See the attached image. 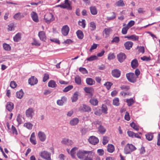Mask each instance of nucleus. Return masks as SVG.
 <instances>
[{
  "mask_svg": "<svg viewBox=\"0 0 160 160\" xmlns=\"http://www.w3.org/2000/svg\"><path fill=\"white\" fill-rule=\"evenodd\" d=\"M126 77L128 81L132 83L136 82L138 78L132 72L126 74Z\"/></svg>",
  "mask_w": 160,
  "mask_h": 160,
  "instance_id": "obj_3",
  "label": "nucleus"
},
{
  "mask_svg": "<svg viewBox=\"0 0 160 160\" xmlns=\"http://www.w3.org/2000/svg\"><path fill=\"white\" fill-rule=\"evenodd\" d=\"M112 15L111 17H107V19L108 20H112L114 19L116 17V14L115 12H112Z\"/></svg>",
  "mask_w": 160,
  "mask_h": 160,
  "instance_id": "obj_61",
  "label": "nucleus"
},
{
  "mask_svg": "<svg viewBox=\"0 0 160 160\" xmlns=\"http://www.w3.org/2000/svg\"><path fill=\"white\" fill-rule=\"evenodd\" d=\"M79 110L83 112H89L91 111V109L89 106L85 104H82L80 107Z\"/></svg>",
  "mask_w": 160,
  "mask_h": 160,
  "instance_id": "obj_6",
  "label": "nucleus"
},
{
  "mask_svg": "<svg viewBox=\"0 0 160 160\" xmlns=\"http://www.w3.org/2000/svg\"><path fill=\"white\" fill-rule=\"evenodd\" d=\"M40 156L43 158L47 160H51V154L46 151H43L39 153Z\"/></svg>",
  "mask_w": 160,
  "mask_h": 160,
  "instance_id": "obj_4",
  "label": "nucleus"
},
{
  "mask_svg": "<svg viewBox=\"0 0 160 160\" xmlns=\"http://www.w3.org/2000/svg\"><path fill=\"white\" fill-rule=\"evenodd\" d=\"M78 92H75L71 98L72 102H76L78 99Z\"/></svg>",
  "mask_w": 160,
  "mask_h": 160,
  "instance_id": "obj_32",
  "label": "nucleus"
},
{
  "mask_svg": "<svg viewBox=\"0 0 160 160\" xmlns=\"http://www.w3.org/2000/svg\"><path fill=\"white\" fill-rule=\"evenodd\" d=\"M145 136L147 140L151 141L153 137V133L151 132L147 133L145 135Z\"/></svg>",
  "mask_w": 160,
  "mask_h": 160,
  "instance_id": "obj_30",
  "label": "nucleus"
},
{
  "mask_svg": "<svg viewBox=\"0 0 160 160\" xmlns=\"http://www.w3.org/2000/svg\"><path fill=\"white\" fill-rule=\"evenodd\" d=\"M3 47L5 50L10 51L11 49V46L8 44L4 43L3 44Z\"/></svg>",
  "mask_w": 160,
  "mask_h": 160,
  "instance_id": "obj_41",
  "label": "nucleus"
},
{
  "mask_svg": "<svg viewBox=\"0 0 160 160\" xmlns=\"http://www.w3.org/2000/svg\"><path fill=\"white\" fill-rule=\"evenodd\" d=\"M44 19L45 22L46 23L49 24L51 22L54 21L55 18L54 16L52 13H48L44 15Z\"/></svg>",
  "mask_w": 160,
  "mask_h": 160,
  "instance_id": "obj_2",
  "label": "nucleus"
},
{
  "mask_svg": "<svg viewBox=\"0 0 160 160\" xmlns=\"http://www.w3.org/2000/svg\"><path fill=\"white\" fill-rule=\"evenodd\" d=\"M115 57L114 53H110L108 56V60H111L114 59Z\"/></svg>",
  "mask_w": 160,
  "mask_h": 160,
  "instance_id": "obj_60",
  "label": "nucleus"
},
{
  "mask_svg": "<svg viewBox=\"0 0 160 160\" xmlns=\"http://www.w3.org/2000/svg\"><path fill=\"white\" fill-rule=\"evenodd\" d=\"M90 27L91 28V31H94L96 28V25L95 23L94 22H91L90 23Z\"/></svg>",
  "mask_w": 160,
  "mask_h": 160,
  "instance_id": "obj_43",
  "label": "nucleus"
},
{
  "mask_svg": "<svg viewBox=\"0 0 160 160\" xmlns=\"http://www.w3.org/2000/svg\"><path fill=\"white\" fill-rule=\"evenodd\" d=\"M49 78V76L48 74L45 73L44 75L43 81V82H46Z\"/></svg>",
  "mask_w": 160,
  "mask_h": 160,
  "instance_id": "obj_63",
  "label": "nucleus"
},
{
  "mask_svg": "<svg viewBox=\"0 0 160 160\" xmlns=\"http://www.w3.org/2000/svg\"><path fill=\"white\" fill-rule=\"evenodd\" d=\"M26 114L28 118H32L34 114V111L32 108H29L26 111Z\"/></svg>",
  "mask_w": 160,
  "mask_h": 160,
  "instance_id": "obj_7",
  "label": "nucleus"
},
{
  "mask_svg": "<svg viewBox=\"0 0 160 160\" xmlns=\"http://www.w3.org/2000/svg\"><path fill=\"white\" fill-rule=\"evenodd\" d=\"M73 88L72 85H70L66 87L63 90L64 92H66L72 89Z\"/></svg>",
  "mask_w": 160,
  "mask_h": 160,
  "instance_id": "obj_48",
  "label": "nucleus"
},
{
  "mask_svg": "<svg viewBox=\"0 0 160 160\" xmlns=\"http://www.w3.org/2000/svg\"><path fill=\"white\" fill-rule=\"evenodd\" d=\"M121 71L118 69H114L112 71V76L116 78L120 77L121 75Z\"/></svg>",
  "mask_w": 160,
  "mask_h": 160,
  "instance_id": "obj_14",
  "label": "nucleus"
},
{
  "mask_svg": "<svg viewBox=\"0 0 160 160\" xmlns=\"http://www.w3.org/2000/svg\"><path fill=\"white\" fill-rule=\"evenodd\" d=\"M128 29L129 28L127 26L123 28L122 31V33L123 34H126Z\"/></svg>",
  "mask_w": 160,
  "mask_h": 160,
  "instance_id": "obj_55",
  "label": "nucleus"
},
{
  "mask_svg": "<svg viewBox=\"0 0 160 160\" xmlns=\"http://www.w3.org/2000/svg\"><path fill=\"white\" fill-rule=\"evenodd\" d=\"M94 153L92 151H89L87 154L85 156L83 160H92Z\"/></svg>",
  "mask_w": 160,
  "mask_h": 160,
  "instance_id": "obj_12",
  "label": "nucleus"
},
{
  "mask_svg": "<svg viewBox=\"0 0 160 160\" xmlns=\"http://www.w3.org/2000/svg\"><path fill=\"white\" fill-rule=\"evenodd\" d=\"M89 151L85 150H79L77 153L78 157L80 159H83L85 156L87 154Z\"/></svg>",
  "mask_w": 160,
  "mask_h": 160,
  "instance_id": "obj_5",
  "label": "nucleus"
},
{
  "mask_svg": "<svg viewBox=\"0 0 160 160\" xmlns=\"http://www.w3.org/2000/svg\"><path fill=\"white\" fill-rule=\"evenodd\" d=\"M126 102L127 103L128 105V106H130L134 103V100L132 98L130 99H127Z\"/></svg>",
  "mask_w": 160,
  "mask_h": 160,
  "instance_id": "obj_39",
  "label": "nucleus"
},
{
  "mask_svg": "<svg viewBox=\"0 0 160 160\" xmlns=\"http://www.w3.org/2000/svg\"><path fill=\"white\" fill-rule=\"evenodd\" d=\"M98 59L96 55H92L87 58V60L89 61H92Z\"/></svg>",
  "mask_w": 160,
  "mask_h": 160,
  "instance_id": "obj_44",
  "label": "nucleus"
},
{
  "mask_svg": "<svg viewBox=\"0 0 160 160\" xmlns=\"http://www.w3.org/2000/svg\"><path fill=\"white\" fill-rule=\"evenodd\" d=\"M21 34L18 33L13 37V40L15 42H18L21 39Z\"/></svg>",
  "mask_w": 160,
  "mask_h": 160,
  "instance_id": "obj_35",
  "label": "nucleus"
},
{
  "mask_svg": "<svg viewBox=\"0 0 160 160\" xmlns=\"http://www.w3.org/2000/svg\"><path fill=\"white\" fill-rule=\"evenodd\" d=\"M40 39L42 41H45L46 39V37L45 33L43 31H40L38 34Z\"/></svg>",
  "mask_w": 160,
  "mask_h": 160,
  "instance_id": "obj_17",
  "label": "nucleus"
},
{
  "mask_svg": "<svg viewBox=\"0 0 160 160\" xmlns=\"http://www.w3.org/2000/svg\"><path fill=\"white\" fill-rule=\"evenodd\" d=\"M131 66L133 68H135L138 66V61L137 59H135L131 62Z\"/></svg>",
  "mask_w": 160,
  "mask_h": 160,
  "instance_id": "obj_28",
  "label": "nucleus"
},
{
  "mask_svg": "<svg viewBox=\"0 0 160 160\" xmlns=\"http://www.w3.org/2000/svg\"><path fill=\"white\" fill-rule=\"evenodd\" d=\"M69 31V28L67 25L63 26L61 30L62 33L64 36H66L68 34Z\"/></svg>",
  "mask_w": 160,
  "mask_h": 160,
  "instance_id": "obj_11",
  "label": "nucleus"
},
{
  "mask_svg": "<svg viewBox=\"0 0 160 160\" xmlns=\"http://www.w3.org/2000/svg\"><path fill=\"white\" fill-rule=\"evenodd\" d=\"M104 85L106 86V88L109 90L110 89L111 86L112 85V83L111 82H107L104 83Z\"/></svg>",
  "mask_w": 160,
  "mask_h": 160,
  "instance_id": "obj_45",
  "label": "nucleus"
},
{
  "mask_svg": "<svg viewBox=\"0 0 160 160\" xmlns=\"http://www.w3.org/2000/svg\"><path fill=\"white\" fill-rule=\"evenodd\" d=\"M130 125L132 128L136 131L138 130L139 129V127L138 125H136L133 122H132L130 123Z\"/></svg>",
  "mask_w": 160,
  "mask_h": 160,
  "instance_id": "obj_42",
  "label": "nucleus"
},
{
  "mask_svg": "<svg viewBox=\"0 0 160 160\" xmlns=\"http://www.w3.org/2000/svg\"><path fill=\"white\" fill-rule=\"evenodd\" d=\"M102 112L105 114H107L108 108L106 105L102 104Z\"/></svg>",
  "mask_w": 160,
  "mask_h": 160,
  "instance_id": "obj_46",
  "label": "nucleus"
},
{
  "mask_svg": "<svg viewBox=\"0 0 160 160\" xmlns=\"http://www.w3.org/2000/svg\"><path fill=\"white\" fill-rule=\"evenodd\" d=\"M124 118L125 119L128 121L130 120V117L129 116V113L128 112H126L125 113V114L124 116Z\"/></svg>",
  "mask_w": 160,
  "mask_h": 160,
  "instance_id": "obj_59",
  "label": "nucleus"
},
{
  "mask_svg": "<svg viewBox=\"0 0 160 160\" xmlns=\"http://www.w3.org/2000/svg\"><path fill=\"white\" fill-rule=\"evenodd\" d=\"M91 13L93 15H95L97 14L98 11L96 8L95 6H91L90 8Z\"/></svg>",
  "mask_w": 160,
  "mask_h": 160,
  "instance_id": "obj_26",
  "label": "nucleus"
},
{
  "mask_svg": "<svg viewBox=\"0 0 160 160\" xmlns=\"http://www.w3.org/2000/svg\"><path fill=\"white\" fill-rule=\"evenodd\" d=\"M64 4L68 7V10H71L72 9V8L70 6V4L69 3L68 0H65Z\"/></svg>",
  "mask_w": 160,
  "mask_h": 160,
  "instance_id": "obj_51",
  "label": "nucleus"
},
{
  "mask_svg": "<svg viewBox=\"0 0 160 160\" xmlns=\"http://www.w3.org/2000/svg\"><path fill=\"white\" fill-rule=\"evenodd\" d=\"M31 17L33 20L35 22L38 21V19L37 14L35 12H33L31 14Z\"/></svg>",
  "mask_w": 160,
  "mask_h": 160,
  "instance_id": "obj_20",
  "label": "nucleus"
},
{
  "mask_svg": "<svg viewBox=\"0 0 160 160\" xmlns=\"http://www.w3.org/2000/svg\"><path fill=\"white\" fill-rule=\"evenodd\" d=\"M24 126L28 129H31L33 125L31 123L28 122L25 123L24 124Z\"/></svg>",
  "mask_w": 160,
  "mask_h": 160,
  "instance_id": "obj_40",
  "label": "nucleus"
},
{
  "mask_svg": "<svg viewBox=\"0 0 160 160\" xmlns=\"http://www.w3.org/2000/svg\"><path fill=\"white\" fill-rule=\"evenodd\" d=\"M108 138L107 137H104L102 139V144L105 145L108 142Z\"/></svg>",
  "mask_w": 160,
  "mask_h": 160,
  "instance_id": "obj_56",
  "label": "nucleus"
},
{
  "mask_svg": "<svg viewBox=\"0 0 160 160\" xmlns=\"http://www.w3.org/2000/svg\"><path fill=\"white\" fill-rule=\"evenodd\" d=\"M119 99L118 98H116L113 100V104L114 105L118 106L119 105Z\"/></svg>",
  "mask_w": 160,
  "mask_h": 160,
  "instance_id": "obj_49",
  "label": "nucleus"
},
{
  "mask_svg": "<svg viewBox=\"0 0 160 160\" xmlns=\"http://www.w3.org/2000/svg\"><path fill=\"white\" fill-rule=\"evenodd\" d=\"M16 97L17 98L21 99L24 93L22 89L20 90L19 91L17 92L16 93Z\"/></svg>",
  "mask_w": 160,
  "mask_h": 160,
  "instance_id": "obj_34",
  "label": "nucleus"
},
{
  "mask_svg": "<svg viewBox=\"0 0 160 160\" xmlns=\"http://www.w3.org/2000/svg\"><path fill=\"white\" fill-rule=\"evenodd\" d=\"M38 137L39 139L42 142L45 141L46 139V136L44 132L39 131L38 133Z\"/></svg>",
  "mask_w": 160,
  "mask_h": 160,
  "instance_id": "obj_10",
  "label": "nucleus"
},
{
  "mask_svg": "<svg viewBox=\"0 0 160 160\" xmlns=\"http://www.w3.org/2000/svg\"><path fill=\"white\" fill-rule=\"evenodd\" d=\"M61 143L62 144H65L68 146L72 145L73 143L72 140L66 138H63L61 141Z\"/></svg>",
  "mask_w": 160,
  "mask_h": 160,
  "instance_id": "obj_13",
  "label": "nucleus"
},
{
  "mask_svg": "<svg viewBox=\"0 0 160 160\" xmlns=\"http://www.w3.org/2000/svg\"><path fill=\"white\" fill-rule=\"evenodd\" d=\"M108 151L112 153L114 150V147L112 144H108L107 147Z\"/></svg>",
  "mask_w": 160,
  "mask_h": 160,
  "instance_id": "obj_33",
  "label": "nucleus"
},
{
  "mask_svg": "<svg viewBox=\"0 0 160 160\" xmlns=\"http://www.w3.org/2000/svg\"><path fill=\"white\" fill-rule=\"evenodd\" d=\"M114 5L118 7H123L125 6V4L123 0H119L115 3Z\"/></svg>",
  "mask_w": 160,
  "mask_h": 160,
  "instance_id": "obj_22",
  "label": "nucleus"
},
{
  "mask_svg": "<svg viewBox=\"0 0 160 160\" xmlns=\"http://www.w3.org/2000/svg\"><path fill=\"white\" fill-rule=\"evenodd\" d=\"M13 106L14 104L12 102H9L7 103L6 108L8 111L11 112L13 108Z\"/></svg>",
  "mask_w": 160,
  "mask_h": 160,
  "instance_id": "obj_23",
  "label": "nucleus"
},
{
  "mask_svg": "<svg viewBox=\"0 0 160 160\" xmlns=\"http://www.w3.org/2000/svg\"><path fill=\"white\" fill-rule=\"evenodd\" d=\"M136 148L132 144H128L125 146L124 149V152L126 154L131 153L135 150Z\"/></svg>",
  "mask_w": 160,
  "mask_h": 160,
  "instance_id": "obj_1",
  "label": "nucleus"
},
{
  "mask_svg": "<svg viewBox=\"0 0 160 160\" xmlns=\"http://www.w3.org/2000/svg\"><path fill=\"white\" fill-rule=\"evenodd\" d=\"M75 82L78 85H80L81 83V81L80 78L79 77H75Z\"/></svg>",
  "mask_w": 160,
  "mask_h": 160,
  "instance_id": "obj_53",
  "label": "nucleus"
},
{
  "mask_svg": "<svg viewBox=\"0 0 160 160\" xmlns=\"http://www.w3.org/2000/svg\"><path fill=\"white\" fill-rule=\"evenodd\" d=\"M57 85L56 82L53 80L50 81L48 82V86L52 88H54L57 87Z\"/></svg>",
  "mask_w": 160,
  "mask_h": 160,
  "instance_id": "obj_29",
  "label": "nucleus"
},
{
  "mask_svg": "<svg viewBox=\"0 0 160 160\" xmlns=\"http://www.w3.org/2000/svg\"><path fill=\"white\" fill-rule=\"evenodd\" d=\"M66 98L65 97H63L61 99L58 100L57 101V103L59 106H62L66 101Z\"/></svg>",
  "mask_w": 160,
  "mask_h": 160,
  "instance_id": "obj_24",
  "label": "nucleus"
},
{
  "mask_svg": "<svg viewBox=\"0 0 160 160\" xmlns=\"http://www.w3.org/2000/svg\"><path fill=\"white\" fill-rule=\"evenodd\" d=\"M79 119L77 118H73L70 121V124L72 126L77 125L79 122Z\"/></svg>",
  "mask_w": 160,
  "mask_h": 160,
  "instance_id": "obj_25",
  "label": "nucleus"
},
{
  "mask_svg": "<svg viewBox=\"0 0 160 160\" xmlns=\"http://www.w3.org/2000/svg\"><path fill=\"white\" fill-rule=\"evenodd\" d=\"M84 91L88 93H91L92 91L93 88H92L85 87L84 88Z\"/></svg>",
  "mask_w": 160,
  "mask_h": 160,
  "instance_id": "obj_47",
  "label": "nucleus"
},
{
  "mask_svg": "<svg viewBox=\"0 0 160 160\" xmlns=\"http://www.w3.org/2000/svg\"><path fill=\"white\" fill-rule=\"evenodd\" d=\"M86 82L87 84L92 85L95 83V81L91 78H88L86 79Z\"/></svg>",
  "mask_w": 160,
  "mask_h": 160,
  "instance_id": "obj_27",
  "label": "nucleus"
},
{
  "mask_svg": "<svg viewBox=\"0 0 160 160\" xmlns=\"http://www.w3.org/2000/svg\"><path fill=\"white\" fill-rule=\"evenodd\" d=\"M76 34L78 38L80 39H82L83 37V32L81 30H78L76 32Z\"/></svg>",
  "mask_w": 160,
  "mask_h": 160,
  "instance_id": "obj_37",
  "label": "nucleus"
},
{
  "mask_svg": "<svg viewBox=\"0 0 160 160\" xmlns=\"http://www.w3.org/2000/svg\"><path fill=\"white\" fill-rule=\"evenodd\" d=\"M13 18L16 20H19L21 18V13H18L16 14L13 16Z\"/></svg>",
  "mask_w": 160,
  "mask_h": 160,
  "instance_id": "obj_50",
  "label": "nucleus"
},
{
  "mask_svg": "<svg viewBox=\"0 0 160 160\" xmlns=\"http://www.w3.org/2000/svg\"><path fill=\"white\" fill-rule=\"evenodd\" d=\"M89 142L92 144L95 145L99 142L98 138L94 136H90L88 139Z\"/></svg>",
  "mask_w": 160,
  "mask_h": 160,
  "instance_id": "obj_9",
  "label": "nucleus"
},
{
  "mask_svg": "<svg viewBox=\"0 0 160 160\" xmlns=\"http://www.w3.org/2000/svg\"><path fill=\"white\" fill-rule=\"evenodd\" d=\"M125 38H128L129 40H132L133 41L138 40L139 38L138 36L135 35L130 36H126L125 37Z\"/></svg>",
  "mask_w": 160,
  "mask_h": 160,
  "instance_id": "obj_21",
  "label": "nucleus"
},
{
  "mask_svg": "<svg viewBox=\"0 0 160 160\" xmlns=\"http://www.w3.org/2000/svg\"><path fill=\"white\" fill-rule=\"evenodd\" d=\"M30 141L31 142L33 145H36L37 144L35 134L34 132L32 133L30 138Z\"/></svg>",
  "mask_w": 160,
  "mask_h": 160,
  "instance_id": "obj_18",
  "label": "nucleus"
},
{
  "mask_svg": "<svg viewBox=\"0 0 160 160\" xmlns=\"http://www.w3.org/2000/svg\"><path fill=\"white\" fill-rule=\"evenodd\" d=\"M8 30L12 31L14 30V24L13 23H11L8 25Z\"/></svg>",
  "mask_w": 160,
  "mask_h": 160,
  "instance_id": "obj_57",
  "label": "nucleus"
},
{
  "mask_svg": "<svg viewBox=\"0 0 160 160\" xmlns=\"http://www.w3.org/2000/svg\"><path fill=\"white\" fill-rule=\"evenodd\" d=\"M133 43L131 41H127L124 44L125 48L128 50H130L132 47Z\"/></svg>",
  "mask_w": 160,
  "mask_h": 160,
  "instance_id": "obj_19",
  "label": "nucleus"
},
{
  "mask_svg": "<svg viewBox=\"0 0 160 160\" xmlns=\"http://www.w3.org/2000/svg\"><path fill=\"white\" fill-rule=\"evenodd\" d=\"M98 130L102 134H104L106 131V129L101 125H100L98 127Z\"/></svg>",
  "mask_w": 160,
  "mask_h": 160,
  "instance_id": "obj_36",
  "label": "nucleus"
},
{
  "mask_svg": "<svg viewBox=\"0 0 160 160\" xmlns=\"http://www.w3.org/2000/svg\"><path fill=\"white\" fill-rule=\"evenodd\" d=\"M90 102L91 104L94 106H96L98 104V101L96 98H92L90 100Z\"/></svg>",
  "mask_w": 160,
  "mask_h": 160,
  "instance_id": "obj_38",
  "label": "nucleus"
},
{
  "mask_svg": "<svg viewBox=\"0 0 160 160\" xmlns=\"http://www.w3.org/2000/svg\"><path fill=\"white\" fill-rule=\"evenodd\" d=\"M79 71L83 74L88 73L87 70L85 68L80 67L79 68Z\"/></svg>",
  "mask_w": 160,
  "mask_h": 160,
  "instance_id": "obj_54",
  "label": "nucleus"
},
{
  "mask_svg": "<svg viewBox=\"0 0 160 160\" xmlns=\"http://www.w3.org/2000/svg\"><path fill=\"white\" fill-rule=\"evenodd\" d=\"M117 58L120 62H122L126 59V56L125 53L121 52L117 55Z\"/></svg>",
  "mask_w": 160,
  "mask_h": 160,
  "instance_id": "obj_8",
  "label": "nucleus"
},
{
  "mask_svg": "<svg viewBox=\"0 0 160 160\" xmlns=\"http://www.w3.org/2000/svg\"><path fill=\"white\" fill-rule=\"evenodd\" d=\"M112 30L110 28H105L103 32V34L105 38L109 36Z\"/></svg>",
  "mask_w": 160,
  "mask_h": 160,
  "instance_id": "obj_16",
  "label": "nucleus"
},
{
  "mask_svg": "<svg viewBox=\"0 0 160 160\" xmlns=\"http://www.w3.org/2000/svg\"><path fill=\"white\" fill-rule=\"evenodd\" d=\"M38 81L37 79L34 76H32L28 80V83L31 85L37 84Z\"/></svg>",
  "mask_w": 160,
  "mask_h": 160,
  "instance_id": "obj_15",
  "label": "nucleus"
},
{
  "mask_svg": "<svg viewBox=\"0 0 160 160\" xmlns=\"http://www.w3.org/2000/svg\"><path fill=\"white\" fill-rule=\"evenodd\" d=\"M77 149V148L74 147L71 150L70 152V154L72 158H75L76 151Z\"/></svg>",
  "mask_w": 160,
  "mask_h": 160,
  "instance_id": "obj_31",
  "label": "nucleus"
},
{
  "mask_svg": "<svg viewBox=\"0 0 160 160\" xmlns=\"http://www.w3.org/2000/svg\"><path fill=\"white\" fill-rule=\"evenodd\" d=\"M135 23V22L134 21L131 20L128 24L127 26L129 28L132 26H133Z\"/></svg>",
  "mask_w": 160,
  "mask_h": 160,
  "instance_id": "obj_64",
  "label": "nucleus"
},
{
  "mask_svg": "<svg viewBox=\"0 0 160 160\" xmlns=\"http://www.w3.org/2000/svg\"><path fill=\"white\" fill-rule=\"evenodd\" d=\"M17 121L18 122V124H20L22 122L21 116L20 114H18L17 117Z\"/></svg>",
  "mask_w": 160,
  "mask_h": 160,
  "instance_id": "obj_62",
  "label": "nucleus"
},
{
  "mask_svg": "<svg viewBox=\"0 0 160 160\" xmlns=\"http://www.w3.org/2000/svg\"><path fill=\"white\" fill-rule=\"evenodd\" d=\"M137 48L138 49L140 52H141L142 53H143L144 52V48L143 46H138Z\"/></svg>",
  "mask_w": 160,
  "mask_h": 160,
  "instance_id": "obj_58",
  "label": "nucleus"
},
{
  "mask_svg": "<svg viewBox=\"0 0 160 160\" xmlns=\"http://www.w3.org/2000/svg\"><path fill=\"white\" fill-rule=\"evenodd\" d=\"M79 24L83 28L85 27V21L84 19H82L81 21H79Z\"/></svg>",
  "mask_w": 160,
  "mask_h": 160,
  "instance_id": "obj_52",
  "label": "nucleus"
}]
</instances>
